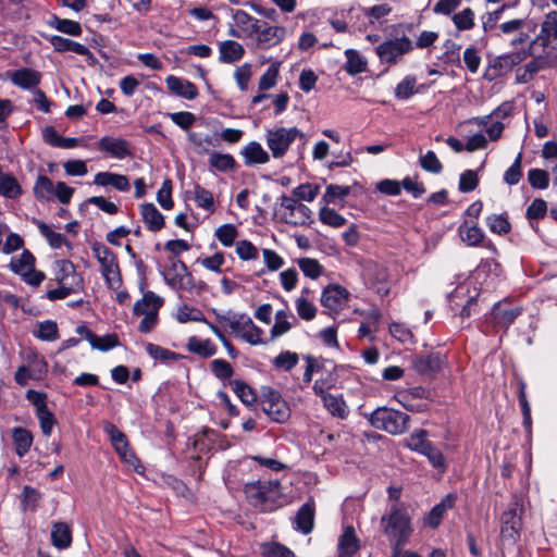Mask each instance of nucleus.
Masks as SVG:
<instances>
[{
    "label": "nucleus",
    "mask_w": 557,
    "mask_h": 557,
    "mask_svg": "<svg viewBox=\"0 0 557 557\" xmlns=\"http://www.w3.org/2000/svg\"><path fill=\"white\" fill-rule=\"evenodd\" d=\"M53 278L57 288L47 292V298L51 301L64 299L70 295L78 294L84 289V278L70 260H58L53 263Z\"/></svg>",
    "instance_id": "obj_1"
},
{
    "label": "nucleus",
    "mask_w": 557,
    "mask_h": 557,
    "mask_svg": "<svg viewBox=\"0 0 557 557\" xmlns=\"http://www.w3.org/2000/svg\"><path fill=\"white\" fill-rule=\"evenodd\" d=\"M381 524L392 547L404 546L408 542L411 534L410 520L401 504L394 503L388 513L381 518Z\"/></svg>",
    "instance_id": "obj_2"
},
{
    "label": "nucleus",
    "mask_w": 557,
    "mask_h": 557,
    "mask_svg": "<svg viewBox=\"0 0 557 557\" xmlns=\"http://www.w3.org/2000/svg\"><path fill=\"white\" fill-rule=\"evenodd\" d=\"M245 495L249 504L261 510H272L281 496L277 481H257L245 485Z\"/></svg>",
    "instance_id": "obj_3"
},
{
    "label": "nucleus",
    "mask_w": 557,
    "mask_h": 557,
    "mask_svg": "<svg viewBox=\"0 0 557 557\" xmlns=\"http://www.w3.org/2000/svg\"><path fill=\"white\" fill-rule=\"evenodd\" d=\"M92 252L100 263V272L109 289L117 290L123 280L116 255L103 244H95Z\"/></svg>",
    "instance_id": "obj_4"
},
{
    "label": "nucleus",
    "mask_w": 557,
    "mask_h": 557,
    "mask_svg": "<svg viewBox=\"0 0 557 557\" xmlns=\"http://www.w3.org/2000/svg\"><path fill=\"white\" fill-rule=\"evenodd\" d=\"M370 423L375 429L385 431L393 435L405 433L409 428V416L405 412L381 407L370 414Z\"/></svg>",
    "instance_id": "obj_5"
},
{
    "label": "nucleus",
    "mask_w": 557,
    "mask_h": 557,
    "mask_svg": "<svg viewBox=\"0 0 557 557\" xmlns=\"http://www.w3.org/2000/svg\"><path fill=\"white\" fill-rule=\"evenodd\" d=\"M298 138L304 140L305 135L297 127H276L265 133V141L274 159L283 158Z\"/></svg>",
    "instance_id": "obj_6"
},
{
    "label": "nucleus",
    "mask_w": 557,
    "mask_h": 557,
    "mask_svg": "<svg viewBox=\"0 0 557 557\" xmlns=\"http://www.w3.org/2000/svg\"><path fill=\"white\" fill-rule=\"evenodd\" d=\"M230 330L242 341L252 346L263 345V331L257 326L252 319L246 313H234V318L230 321Z\"/></svg>",
    "instance_id": "obj_7"
},
{
    "label": "nucleus",
    "mask_w": 557,
    "mask_h": 557,
    "mask_svg": "<svg viewBox=\"0 0 557 557\" xmlns=\"http://www.w3.org/2000/svg\"><path fill=\"white\" fill-rule=\"evenodd\" d=\"M521 511L522 499L516 496L513 502L509 505V508L502 515L500 518V535L503 541L513 544L519 539L520 530L522 527Z\"/></svg>",
    "instance_id": "obj_8"
},
{
    "label": "nucleus",
    "mask_w": 557,
    "mask_h": 557,
    "mask_svg": "<svg viewBox=\"0 0 557 557\" xmlns=\"http://www.w3.org/2000/svg\"><path fill=\"white\" fill-rule=\"evenodd\" d=\"M527 58L524 51H515L498 55L490 61L486 66L483 78L493 82L496 78L509 73L516 65L520 64Z\"/></svg>",
    "instance_id": "obj_9"
},
{
    "label": "nucleus",
    "mask_w": 557,
    "mask_h": 557,
    "mask_svg": "<svg viewBox=\"0 0 557 557\" xmlns=\"http://www.w3.org/2000/svg\"><path fill=\"white\" fill-rule=\"evenodd\" d=\"M285 36L286 28L284 26L270 25L260 20L258 27L249 39L253 40L257 49L268 50L281 44Z\"/></svg>",
    "instance_id": "obj_10"
},
{
    "label": "nucleus",
    "mask_w": 557,
    "mask_h": 557,
    "mask_svg": "<svg viewBox=\"0 0 557 557\" xmlns=\"http://www.w3.org/2000/svg\"><path fill=\"white\" fill-rule=\"evenodd\" d=\"M412 49V41L407 36H403L382 42L375 48V52L381 62L395 64L405 53L410 52Z\"/></svg>",
    "instance_id": "obj_11"
},
{
    "label": "nucleus",
    "mask_w": 557,
    "mask_h": 557,
    "mask_svg": "<svg viewBox=\"0 0 557 557\" xmlns=\"http://www.w3.org/2000/svg\"><path fill=\"white\" fill-rule=\"evenodd\" d=\"M261 408L271 420L277 423L285 422L290 414L287 403L282 398L278 392L271 388L263 393Z\"/></svg>",
    "instance_id": "obj_12"
},
{
    "label": "nucleus",
    "mask_w": 557,
    "mask_h": 557,
    "mask_svg": "<svg viewBox=\"0 0 557 557\" xmlns=\"http://www.w3.org/2000/svg\"><path fill=\"white\" fill-rule=\"evenodd\" d=\"M366 284L376 294L384 297L389 294L388 272L384 265L368 263L363 274Z\"/></svg>",
    "instance_id": "obj_13"
},
{
    "label": "nucleus",
    "mask_w": 557,
    "mask_h": 557,
    "mask_svg": "<svg viewBox=\"0 0 557 557\" xmlns=\"http://www.w3.org/2000/svg\"><path fill=\"white\" fill-rule=\"evenodd\" d=\"M349 292L337 284L329 285L321 296V304L330 311L338 312L347 306Z\"/></svg>",
    "instance_id": "obj_14"
},
{
    "label": "nucleus",
    "mask_w": 557,
    "mask_h": 557,
    "mask_svg": "<svg viewBox=\"0 0 557 557\" xmlns=\"http://www.w3.org/2000/svg\"><path fill=\"white\" fill-rule=\"evenodd\" d=\"M98 150L119 160H123L132 154L131 145L126 139L112 136L100 138L98 141Z\"/></svg>",
    "instance_id": "obj_15"
},
{
    "label": "nucleus",
    "mask_w": 557,
    "mask_h": 557,
    "mask_svg": "<svg viewBox=\"0 0 557 557\" xmlns=\"http://www.w3.org/2000/svg\"><path fill=\"white\" fill-rule=\"evenodd\" d=\"M442 363V357L437 352L417 355L412 358V368L425 376H434L441 370Z\"/></svg>",
    "instance_id": "obj_16"
},
{
    "label": "nucleus",
    "mask_w": 557,
    "mask_h": 557,
    "mask_svg": "<svg viewBox=\"0 0 557 557\" xmlns=\"http://www.w3.org/2000/svg\"><path fill=\"white\" fill-rule=\"evenodd\" d=\"M521 312L520 307L507 308L500 302L495 304L491 313L494 327L507 330Z\"/></svg>",
    "instance_id": "obj_17"
},
{
    "label": "nucleus",
    "mask_w": 557,
    "mask_h": 557,
    "mask_svg": "<svg viewBox=\"0 0 557 557\" xmlns=\"http://www.w3.org/2000/svg\"><path fill=\"white\" fill-rule=\"evenodd\" d=\"M92 183L97 186H111L119 191H128L131 184L127 176L113 172H99L94 176Z\"/></svg>",
    "instance_id": "obj_18"
},
{
    "label": "nucleus",
    "mask_w": 557,
    "mask_h": 557,
    "mask_svg": "<svg viewBox=\"0 0 557 557\" xmlns=\"http://www.w3.org/2000/svg\"><path fill=\"white\" fill-rule=\"evenodd\" d=\"M359 548L360 541L356 535L354 527H345L343 533L338 537V557H351L359 550Z\"/></svg>",
    "instance_id": "obj_19"
},
{
    "label": "nucleus",
    "mask_w": 557,
    "mask_h": 557,
    "mask_svg": "<svg viewBox=\"0 0 557 557\" xmlns=\"http://www.w3.org/2000/svg\"><path fill=\"white\" fill-rule=\"evenodd\" d=\"M166 86L169 90L176 96H180L182 98L193 100L198 96V90L195 84L191 82L174 76L169 75L165 78Z\"/></svg>",
    "instance_id": "obj_20"
},
{
    "label": "nucleus",
    "mask_w": 557,
    "mask_h": 557,
    "mask_svg": "<svg viewBox=\"0 0 557 557\" xmlns=\"http://www.w3.org/2000/svg\"><path fill=\"white\" fill-rule=\"evenodd\" d=\"M10 79L13 85L22 89H32L39 85L41 75L33 69L22 67L13 71L10 74Z\"/></svg>",
    "instance_id": "obj_21"
},
{
    "label": "nucleus",
    "mask_w": 557,
    "mask_h": 557,
    "mask_svg": "<svg viewBox=\"0 0 557 557\" xmlns=\"http://www.w3.org/2000/svg\"><path fill=\"white\" fill-rule=\"evenodd\" d=\"M219 53L221 63L232 64L244 57L245 49L242 44L235 40H224L219 44Z\"/></svg>",
    "instance_id": "obj_22"
},
{
    "label": "nucleus",
    "mask_w": 557,
    "mask_h": 557,
    "mask_svg": "<svg viewBox=\"0 0 557 557\" xmlns=\"http://www.w3.org/2000/svg\"><path fill=\"white\" fill-rule=\"evenodd\" d=\"M245 164L248 166L255 164H264L270 161L269 153L262 148L258 141L248 143L242 150Z\"/></svg>",
    "instance_id": "obj_23"
},
{
    "label": "nucleus",
    "mask_w": 557,
    "mask_h": 557,
    "mask_svg": "<svg viewBox=\"0 0 557 557\" xmlns=\"http://www.w3.org/2000/svg\"><path fill=\"white\" fill-rule=\"evenodd\" d=\"M140 214L149 231L158 232L164 226V216L153 203H143Z\"/></svg>",
    "instance_id": "obj_24"
},
{
    "label": "nucleus",
    "mask_w": 557,
    "mask_h": 557,
    "mask_svg": "<svg viewBox=\"0 0 557 557\" xmlns=\"http://www.w3.org/2000/svg\"><path fill=\"white\" fill-rule=\"evenodd\" d=\"M172 268L175 273L173 275L171 273L165 275L166 283L175 289H187V285L191 284L193 275L188 272L186 264L178 261Z\"/></svg>",
    "instance_id": "obj_25"
},
{
    "label": "nucleus",
    "mask_w": 557,
    "mask_h": 557,
    "mask_svg": "<svg viewBox=\"0 0 557 557\" xmlns=\"http://www.w3.org/2000/svg\"><path fill=\"white\" fill-rule=\"evenodd\" d=\"M314 522V503L312 500L305 503L295 517L296 529L304 534H308L313 529Z\"/></svg>",
    "instance_id": "obj_26"
},
{
    "label": "nucleus",
    "mask_w": 557,
    "mask_h": 557,
    "mask_svg": "<svg viewBox=\"0 0 557 557\" xmlns=\"http://www.w3.org/2000/svg\"><path fill=\"white\" fill-rule=\"evenodd\" d=\"M187 194L190 195L197 207L203 209L208 213H213L215 211L214 197L210 190L199 184H195L193 190H188Z\"/></svg>",
    "instance_id": "obj_27"
},
{
    "label": "nucleus",
    "mask_w": 557,
    "mask_h": 557,
    "mask_svg": "<svg viewBox=\"0 0 557 557\" xmlns=\"http://www.w3.org/2000/svg\"><path fill=\"white\" fill-rule=\"evenodd\" d=\"M12 440L16 455L23 457L29 451L34 437L30 431L16 426L12 429Z\"/></svg>",
    "instance_id": "obj_28"
},
{
    "label": "nucleus",
    "mask_w": 557,
    "mask_h": 557,
    "mask_svg": "<svg viewBox=\"0 0 557 557\" xmlns=\"http://www.w3.org/2000/svg\"><path fill=\"white\" fill-rule=\"evenodd\" d=\"M163 305V299L156 295L153 292H147L143 298L137 300L134 305L133 312L135 315H145L151 311L159 310Z\"/></svg>",
    "instance_id": "obj_29"
},
{
    "label": "nucleus",
    "mask_w": 557,
    "mask_h": 557,
    "mask_svg": "<svg viewBox=\"0 0 557 557\" xmlns=\"http://www.w3.org/2000/svg\"><path fill=\"white\" fill-rule=\"evenodd\" d=\"M458 232L461 240L468 246H478L484 239V233L475 222L465 221L460 224Z\"/></svg>",
    "instance_id": "obj_30"
},
{
    "label": "nucleus",
    "mask_w": 557,
    "mask_h": 557,
    "mask_svg": "<svg viewBox=\"0 0 557 557\" xmlns=\"http://www.w3.org/2000/svg\"><path fill=\"white\" fill-rule=\"evenodd\" d=\"M296 318L286 310H278L275 313V322L270 331L272 339L286 334L296 323Z\"/></svg>",
    "instance_id": "obj_31"
},
{
    "label": "nucleus",
    "mask_w": 557,
    "mask_h": 557,
    "mask_svg": "<svg viewBox=\"0 0 557 557\" xmlns=\"http://www.w3.org/2000/svg\"><path fill=\"white\" fill-rule=\"evenodd\" d=\"M51 542L54 547L65 549L72 543V532L70 527L64 522H57L52 525Z\"/></svg>",
    "instance_id": "obj_32"
},
{
    "label": "nucleus",
    "mask_w": 557,
    "mask_h": 557,
    "mask_svg": "<svg viewBox=\"0 0 557 557\" xmlns=\"http://www.w3.org/2000/svg\"><path fill=\"white\" fill-rule=\"evenodd\" d=\"M322 403L333 417L345 419L349 413L348 406L342 395L329 394L322 399Z\"/></svg>",
    "instance_id": "obj_33"
},
{
    "label": "nucleus",
    "mask_w": 557,
    "mask_h": 557,
    "mask_svg": "<svg viewBox=\"0 0 557 557\" xmlns=\"http://www.w3.org/2000/svg\"><path fill=\"white\" fill-rule=\"evenodd\" d=\"M187 349L202 358H209L216 354V346L210 339H200L196 336L188 338Z\"/></svg>",
    "instance_id": "obj_34"
},
{
    "label": "nucleus",
    "mask_w": 557,
    "mask_h": 557,
    "mask_svg": "<svg viewBox=\"0 0 557 557\" xmlns=\"http://www.w3.org/2000/svg\"><path fill=\"white\" fill-rule=\"evenodd\" d=\"M35 265V257L29 250H24L20 256L11 259L9 268L15 274H26Z\"/></svg>",
    "instance_id": "obj_35"
},
{
    "label": "nucleus",
    "mask_w": 557,
    "mask_h": 557,
    "mask_svg": "<svg viewBox=\"0 0 557 557\" xmlns=\"http://www.w3.org/2000/svg\"><path fill=\"white\" fill-rule=\"evenodd\" d=\"M405 443L406 447L410 450L417 451L421 455L432 446V443L428 440V432L425 430L414 431L408 438H406Z\"/></svg>",
    "instance_id": "obj_36"
},
{
    "label": "nucleus",
    "mask_w": 557,
    "mask_h": 557,
    "mask_svg": "<svg viewBox=\"0 0 557 557\" xmlns=\"http://www.w3.org/2000/svg\"><path fill=\"white\" fill-rule=\"evenodd\" d=\"M346 63L345 71L350 75H357L367 70V61L366 59L354 49H347L345 51Z\"/></svg>",
    "instance_id": "obj_37"
},
{
    "label": "nucleus",
    "mask_w": 557,
    "mask_h": 557,
    "mask_svg": "<svg viewBox=\"0 0 557 557\" xmlns=\"http://www.w3.org/2000/svg\"><path fill=\"white\" fill-rule=\"evenodd\" d=\"M235 24L240 28L244 37L250 38L260 20L249 15L247 12L238 10L234 14Z\"/></svg>",
    "instance_id": "obj_38"
},
{
    "label": "nucleus",
    "mask_w": 557,
    "mask_h": 557,
    "mask_svg": "<svg viewBox=\"0 0 557 557\" xmlns=\"http://www.w3.org/2000/svg\"><path fill=\"white\" fill-rule=\"evenodd\" d=\"M309 294L308 289H302L301 295L296 299V310L298 317L302 320L310 321L314 319L317 314L315 306L308 299L306 295Z\"/></svg>",
    "instance_id": "obj_39"
},
{
    "label": "nucleus",
    "mask_w": 557,
    "mask_h": 557,
    "mask_svg": "<svg viewBox=\"0 0 557 557\" xmlns=\"http://www.w3.org/2000/svg\"><path fill=\"white\" fill-rule=\"evenodd\" d=\"M262 258L265 268L259 270L256 274L257 276H261L265 274L267 271L274 272L280 270L284 265V259L273 249L264 248L262 249Z\"/></svg>",
    "instance_id": "obj_40"
},
{
    "label": "nucleus",
    "mask_w": 557,
    "mask_h": 557,
    "mask_svg": "<svg viewBox=\"0 0 557 557\" xmlns=\"http://www.w3.org/2000/svg\"><path fill=\"white\" fill-rule=\"evenodd\" d=\"M51 45L58 51H72L79 55L88 53V48L86 46L61 36H53L51 38Z\"/></svg>",
    "instance_id": "obj_41"
},
{
    "label": "nucleus",
    "mask_w": 557,
    "mask_h": 557,
    "mask_svg": "<svg viewBox=\"0 0 557 557\" xmlns=\"http://www.w3.org/2000/svg\"><path fill=\"white\" fill-rule=\"evenodd\" d=\"M451 21L459 32L470 30L475 25V14L471 8H465L463 10L455 13L451 16Z\"/></svg>",
    "instance_id": "obj_42"
},
{
    "label": "nucleus",
    "mask_w": 557,
    "mask_h": 557,
    "mask_svg": "<svg viewBox=\"0 0 557 557\" xmlns=\"http://www.w3.org/2000/svg\"><path fill=\"white\" fill-rule=\"evenodd\" d=\"M22 193L16 178L11 174H1L0 176V196L14 199Z\"/></svg>",
    "instance_id": "obj_43"
},
{
    "label": "nucleus",
    "mask_w": 557,
    "mask_h": 557,
    "mask_svg": "<svg viewBox=\"0 0 557 557\" xmlns=\"http://www.w3.org/2000/svg\"><path fill=\"white\" fill-rule=\"evenodd\" d=\"M209 164L216 171L227 172L235 169L236 161L230 153L212 152L209 158Z\"/></svg>",
    "instance_id": "obj_44"
},
{
    "label": "nucleus",
    "mask_w": 557,
    "mask_h": 557,
    "mask_svg": "<svg viewBox=\"0 0 557 557\" xmlns=\"http://www.w3.org/2000/svg\"><path fill=\"white\" fill-rule=\"evenodd\" d=\"M54 188L55 186L48 176L39 175L34 185V194L37 199L50 200L54 197Z\"/></svg>",
    "instance_id": "obj_45"
},
{
    "label": "nucleus",
    "mask_w": 557,
    "mask_h": 557,
    "mask_svg": "<svg viewBox=\"0 0 557 557\" xmlns=\"http://www.w3.org/2000/svg\"><path fill=\"white\" fill-rule=\"evenodd\" d=\"M103 431L109 436L111 444L115 450L124 449L128 446L126 435L117 429L112 422L106 421L103 423Z\"/></svg>",
    "instance_id": "obj_46"
},
{
    "label": "nucleus",
    "mask_w": 557,
    "mask_h": 557,
    "mask_svg": "<svg viewBox=\"0 0 557 557\" xmlns=\"http://www.w3.org/2000/svg\"><path fill=\"white\" fill-rule=\"evenodd\" d=\"M34 335L41 341L53 342L59 338L58 325L51 320L42 321L38 324Z\"/></svg>",
    "instance_id": "obj_47"
},
{
    "label": "nucleus",
    "mask_w": 557,
    "mask_h": 557,
    "mask_svg": "<svg viewBox=\"0 0 557 557\" xmlns=\"http://www.w3.org/2000/svg\"><path fill=\"white\" fill-rule=\"evenodd\" d=\"M417 79L412 75H407L399 82L395 88V97L400 100H407L418 92L416 89Z\"/></svg>",
    "instance_id": "obj_48"
},
{
    "label": "nucleus",
    "mask_w": 557,
    "mask_h": 557,
    "mask_svg": "<svg viewBox=\"0 0 557 557\" xmlns=\"http://www.w3.org/2000/svg\"><path fill=\"white\" fill-rule=\"evenodd\" d=\"M231 387L236 396L242 400L245 405H252L256 401V394L252 388L248 386L244 381L234 380L231 381Z\"/></svg>",
    "instance_id": "obj_49"
},
{
    "label": "nucleus",
    "mask_w": 557,
    "mask_h": 557,
    "mask_svg": "<svg viewBox=\"0 0 557 557\" xmlns=\"http://www.w3.org/2000/svg\"><path fill=\"white\" fill-rule=\"evenodd\" d=\"M237 235L236 226L231 223L219 226L214 232V236L224 247L233 246Z\"/></svg>",
    "instance_id": "obj_50"
},
{
    "label": "nucleus",
    "mask_w": 557,
    "mask_h": 557,
    "mask_svg": "<svg viewBox=\"0 0 557 557\" xmlns=\"http://www.w3.org/2000/svg\"><path fill=\"white\" fill-rule=\"evenodd\" d=\"M235 251L243 261L257 260L259 258V249L247 239L238 240L235 245Z\"/></svg>",
    "instance_id": "obj_51"
},
{
    "label": "nucleus",
    "mask_w": 557,
    "mask_h": 557,
    "mask_svg": "<svg viewBox=\"0 0 557 557\" xmlns=\"http://www.w3.org/2000/svg\"><path fill=\"white\" fill-rule=\"evenodd\" d=\"M297 263L300 270L302 271L304 275L309 278L315 280L323 272V268L317 259L300 258L297 260Z\"/></svg>",
    "instance_id": "obj_52"
},
{
    "label": "nucleus",
    "mask_w": 557,
    "mask_h": 557,
    "mask_svg": "<svg viewBox=\"0 0 557 557\" xmlns=\"http://www.w3.org/2000/svg\"><path fill=\"white\" fill-rule=\"evenodd\" d=\"M486 224L492 233L506 235L510 232V223L504 214H491L486 218Z\"/></svg>",
    "instance_id": "obj_53"
},
{
    "label": "nucleus",
    "mask_w": 557,
    "mask_h": 557,
    "mask_svg": "<svg viewBox=\"0 0 557 557\" xmlns=\"http://www.w3.org/2000/svg\"><path fill=\"white\" fill-rule=\"evenodd\" d=\"M299 361V356L296 352L286 350L280 352L273 360V366L276 369H281L284 371H290L294 369Z\"/></svg>",
    "instance_id": "obj_54"
},
{
    "label": "nucleus",
    "mask_w": 557,
    "mask_h": 557,
    "mask_svg": "<svg viewBox=\"0 0 557 557\" xmlns=\"http://www.w3.org/2000/svg\"><path fill=\"white\" fill-rule=\"evenodd\" d=\"M320 221L331 227H342L346 223V219L337 213L334 209L323 207L319 211Z\"/></svg>",
    "instance_id": "obj_55"
},
{
    "label": "nucleus",
    "mask_w": 557,
    "mask_h": 557,
    "mask_svg": "<svg viewBox=\"0 0 557 557\" xmlns=\"http://www.w3.org/2000/svg\"><path fill=\"white\" fill-rule=\"evenodd\" d=\"M176 320L180 323H186L189 321L206 322V318L199 309L189 307L187 305L178 307L176 312Z\"/></svg>",
    "instance_id": "obj_56"
},
{
    "label": "nucleus",
    "mask_w": 557,
    "mask_h": 557,
    "mask_svg": "<svg viewBox=\"0 0 557 557\" xmlns=\"http://www.w3.org/2000/svg\"><path fill=\"white\" fill-rule=\"evenodd\" d=\"M40 499V493L29 486L26 485L23 488L22 495H21V507L23 511L32 510L34 511L37 507V504Z\"/></svg>",
    "instance_id": "obj_57"
},
{
    "label": "nucleus",
    "mask_w": 557,
    "mask_h": 557,
    "mask_svg": "<svg viewBox=\"0 0 557 557\" xmlns=\"http://www.w3.org/2000/svg\"><path fill=\"white\" fill-rule=\"evenodd\" d=\"M37 226L40 234L47 238L52 248H60L67 243L63 234L52 231L46 223L38 222Z\"/></svg>",
    "instance_id": "obj_58"
},
{
    "label": "nucleus",
    "mask_w": 557,
    "mask_h": 557,
    "mask_svg": "<svg viewBox=\"0 0 557 557\" xmlns=\"http://www.w3.org/2000/svg\"><path fill=\"white\" fill-rule=\"evenodd\" d=\"M541 34L547 40L557 39V11H550L545 15Z\"/></svg>",
    "instance_id": "obj_59"
},
{
    "label": "nucleus",
    "mask_w": 557,
    "mask_h": 557,
    "mask_svg": "<svg viewBox=\"0 0 557 557\" xmlns=\"http://www.w3.org/2000/svg\"><path fill=\"white\" fill-rule=\"evenodd\" d=\"M522 162V152H519L513 161V163L505 171L504 181L508 185H517L522 177L521 170Z\"/></svg>",
    "instance_id": "obj_60"
},
{
    "label": "nucleus",
    "mask_w": 557,
    "mask_h": 557,
    "mask_svg": "<svg viewBox=\"0 0 557 557\" xmlns=\"http://www.w3.org/2000/svg\"><path fill=\"white\" fill-rule=\"evenodd\" d=\"M528 181L533 188L546 189L549 185V175L541 169H531L528 172Z\"/></svg>",
    "instance_id": "obj_61"
},
{
    "label": "nucleus",
    "mask_w": 557,
    "mask_h": 557,
    "mask_svg": "<svg viewBox=\"0 0 557 557\" xmlns=\"http://www.w3.org/2000/svg\"><path fill=\"white\" fill-rule=\"evenodd\" d=\"M389 333L395 339L403 344L413 343V334L411 330L403 323H392L389 325Z\"/></svg>",
    "instance_id": "obj_62"
},
{
    "label": "nucleus",
    "mask_w": 557,
    "mask_h": 557,
    "mask_svg": "<svg viewBox=\"0 0 557 557\" xmlns=\"http://www.w3.org/2000/svg\"><path fill=\"white\" fill-rule=\"evenodd\" d=\"M421 168L430 173L438 174L443 170V165L434 151H428L425 154L420 157Z\"/></svg>",
    "instance_id": "obj_63"
},
{
    "label": "nucleus",
    "mask_w": 557,
    "mask_h": 557,
    "mask_svg": "<svg viewBox=\"0 0 557 557\" xmlns=\"http://www.w3.org/2000/svg\"><path fill=\"white\" fill-rule=\"evenodd\" d=\"M210 367L212 373L220 380H228L234 374L233 367L224 359L212 360Z\"/></svg>",
    "instance_id": "obj_64"
}]
</instances>
